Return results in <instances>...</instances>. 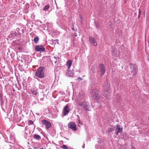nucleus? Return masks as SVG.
Masks as SVG:
<instances>
[{
    "mask_svg": "<svg viewBox=\"0 0 149 149\" xmlns=\"http://www.w3.org/2000/svg\"><path fill=\"white\" fill-rule=\"evenodd\" d=\"M44 71V67H39L36 72L35 75L40 78H43L45 76Z\"/></svg>",
    "mask_w": 149,
    "mask_h": 149,
    "instance_id": "1",
    "label": "nucleus"
},
{
    "mask_svg": "<svg viewBox=\"0 0 149 149\" xmlns=\"http://www.w3.org/2000/svg\"><path fill=\"white\" fill-rule=\"evenodd\" d=\"M91 96L93 100H98L100 99V96L97 90L95 89L92 91Z\"/></svg>",
    "mask_w": 149,
    "mask_h": 149,
    "instance_id": "2",
    "label": "nucleus"
},
{
    "mask_svg": "<svg viewBox=\"0 0 149 149\" xmlns=\"http://www.w3.org/2000/svg\"><path fill=\"white\" fill-rule=\"evenodd\" d=\"M130 71L133 75H135L137 74V67L135 65H134L133 64H131L130 65Z\"/></svg>",
    "mask_w": 149,
    "mask_h": 149,
    "instance_id": "3",
    "label": "nucleus"
},
{
    "mask_svg": "<svg viewBox=\"0 0 149 149\" xmlns=\"http://www.w3.org/2000/svg\"><path fill=\"white\" fill-rule=\"evenodd\" d=\"M42 125H45L47 130L48 129L52 126L51 124L46 120H43L42 121Z\"/></svg>",
    "mask_w": 149,
    "mask_h": 149,
    "instance_id": "4",
    "label": "nucleus"
},
{
    "mask_svg": "<svg viewBox=\"0 0 149 149\" xmlns=\"http://www.w3.org/2000/svg\"><path fill=\"white\" fill-rule=\"evenodd\" d=\"M68 128H70L74 131L77 130V126L73 122H69L68 125Z\"/></svg>",
    "mask_w": 149,
    "mask_h": 149,
    "instance_id": "5",
    "label": "nucleus"
},
{
    "mask_svg": "<svg viewBox=\"0 0 149 149\" xmlns=\"http://www.w3.org/2000/svg\"><path fill=\"white\" fill-rule=\"evenodd\" d=\"M36 49L37 51L40 52H44L45 50V48L42 45H36Z\"/></svg>",
    "mask_w": 149,
    "mask_h": 149,
    "instance_id": "6",
    "label": "nucleus"
},
{
    "mask_svg": "<svg viewBox=\"0 0 149 149\" xmlns=\"http://www.w3.org/2000/svg\"><path fill=\"white\" fill-rule=\"evenodd\" d=\"M100 70L101 74V76L105 73L106 70L104 65L102 64H100Z\"/></svg>",
    "mask_w": 149,
    "mask_h": 149,
    "instance_id": "7",
    "label": "nucleus"
},
{
    "mask_svg": "<svg viewBox=\"0 0 149 149\" xmlns=\"http://www.w3.org/2000/svg\"><path fill=\"white\" fill-rule=\"evenodd\" d=\"M89 40L91 44L93 45L94 46H97V43L95 39L93 38L92 37L90 36L89 37Z\"/></svg>",
    "mask_w": 149,
    "mask_h": 149,
    "instance_id": "8",
    "label": "nucleus"
},
{
    "mask_svg": "<svg viewBox=\"0 0 149 149\" xmlns=\"http://www.w3.org/2000/svg\"><path fill=\"white\" fill-rule=\"evenodd\" d=\"M70 109L69 108L68 106L67 105L65 106L63 109V113L64 115L67 114L69 111Z\"/></svg>",
    "mask_w": 149,
    "mask_h": 149,
    "instance_id": "9",
    "label": "nucleus"
},
{
    "mask_svg": "<svg viewBox=\"0 0 149 149\" xmlns=\"http://www.w3.org/2000/svg\"><path fill=\"white\" fill-rule=\"evenodd\" d=\"M116 127L118 129V130L116 134L117 135L118 133H121L123 132V128L118 124L116 125Z\"/></svg>",
    "mask_w": 149,
    "mask_h": 149,
    "instance_id": "10",
    "label": "nucleus"
},
{
    "mask_svg": "<svg viewBox=\"0 0 149 149\" xmlns=\"http://www.w3.org/2000/svg\"><path fill=\"white\" fill-rule=\"evenodd\" d=\"M104 88L105 91H107L109 90V84L107 82H106L104 83Z\"/></svg>",
    "mask_w": 149,
    "mask_h": 149,
    "instance_id": "11",
    "label": "nucleus"
},
{
    "mask_svg": "<svg viewBox=\"0 0 149 149\" xmlns=\"http://www.w3.org/2000/svg\"><path fill=\"white\" fill-rule=\"evenodd\" d=\"M79 105L80 106H81L82 108L84 109L85 110H86L87 108V105L84 102H81L79 104Z\"/></svg>",
    "mask_w": 149,
    "mask_h": 149,
    "instance_id": "12",
    "label": "nucleus"
},
{
    "mask_svg": "<svg viewBox=\"0 0 149 149\" xmlns=\"http://www.w3.org/2000/svg\"><path fill=\"white\" fill-rule=\"evenodd\" d=\"M72 63V61L71 60H70L67 61L66 65L67 66L68 69H69L70 68Z\"/></svg>",
    "mask_w": 149,
    "mask_h": 149,
    "instance_id": "13",
    "label": "nucleus"
},
{
    "mask_svg": "<svg viewBox=\"0 0 149 149\" xmlns=\"http://www.w3.org/2000/svg\"><path fill=\"white\" fill-rule=\"evenodd\" d=\"M34 138L37 140H40L41 139V137L40 136L35 134L33 135Z\"/></svg>",
    "mask_w": 149,
    "mask_h": 149,
    "instance_id": "14",
    "label": "nucleus"
},
{
    "mask_svg": "<svg viewBox=\"0 0 149 149\" xmlns=\"http://www.w3.org/2000/svg\"><path fill=\"white\" fill-rule=\"evenodd\" d=\"M34 41L36 43H37L38 42L39 40V38L38 37H35L34 38Z\"/></svg>",
    "mask_w": 149,
    "mask_h": 149,
    "instance_id": "15",
    "label": "nucleus"
},
{
    "mask_svg": "<svg viewBox=\"0 0 149 149\" xmlns=\"http://www.w3.org/2000/svg\"><path fill=\"white\" fill-rule=\"evenodd\" d=\"M79 17L81 19V24H82L83 23V17L81 14L79 15Z\"/></svg>",
    "mask_w": 149,
    "mask_h": 149,
    "instance_id": "16",
    "label": "nucleus"
},
{
    "mask_svg": "<svg viewBox=\"0 0 149 149\" xmlns=\"http://www.w3.org/2000/svg\"><path fill=\"white\" fill-rule=\"evenodd\" d=\"M61 148L63 149H68V147L65 145H63L62 146H61Z\"/></svg>",
    "mask_w": 149,
    "mask_h": 149,
    "instance_id": "17",
    "label": "nucleus"
},
{
    "mask_svg": "<svg viewBox=\"0 0 149 149\" xmlns=\"http://www.w3.org/2000/svg\"><path fill=\"white\" fill-rule=\"evenodd\" d=\"M49 8V6L48 5H47L45 7L43 10H47Z\"/></svg>",
    "mask_w": 149,
    "mask_h": 149,
    "instance_id": "18",
    "label": "nucleus"
},
{
    "mask_svg": "<svg viewBox=\"0 0 149 149\" xmlns=\"http://www.w3.org/2000/svg\"><path fill=\"white\" fill-rule=\"evenodd\" d=\"M113 130V129L112 128H110L108 130H107L108 132H111Z\"/></svg>",
    "mask_w": 149,
    "mask_h": 149,
    "instance_id": "19",
    "label": "nucleus"
},
{
    "mask_svg": "<svg viewBox=\"0 0 149 149\" xmlns=\"http://www.w3.org/2000/svg\"><path fill=\"white\" fill-rule=\"evenodd\" d=\"M139 16H140V15L141 14V11L140 9H139Z\"/></svg>",
    "mask_w": 149,
    "mask_h": 149,
    "instance_id": "20",
    "label": "nucleus"
},
{
    "mask_svg": "<svg viewBox=\"0 0 149 149\" xmlns=\"http://www.w3.org/2000/svg\"><path fill=\"white\" fill-rule=\"evenodd\" d=\"M77 79H78V80H81L82 79L81 78L79 77L77 78Z\"/></svg>",
    "mask_w": 149,
    "mask_h": 149,
    "instance_id": "21",
    "label": "nucleus"
},
{
    "mask_svg": "<svg viewBox=\"0 0 149 149\" xmlns=\"http://www.w3.org/2000/svg\"><path fill=\"white\" fill-rule=\"evenodd\" d=\"M104 96L105 97H107V95H105V94H104Z\"/></svg>",
    "mask_w": 149,
    "mask_h": 149,
    "instance_id": "22",
    "label": "nucleus"
},
{
    "mask_svg": "<svg viewBox=\"0 0 149 149\" xmlns=\"http://www.w3.org/2000/svg\"><path fill=\"white\" fill-rule=\"evenodd\" d=\"M79 124H81V123H80V121L79 120Z\"/></svg>",
    "mask_w": 149,
    "mask_h": 149,
    "instance_id": "23",
    "label": "nucleus"
},
{
    "mask_svg": "<svg viewBox=\"0 0 149 149\" xmlns=\"http://www.w3.org/2000/svg\"><path fill=\"white\" fill-rule=\"evenodd\" d=\"M132 149H135V147H132Z\"/></svg>",
    "mask_w": 149,
    "mask_h": 149,
    "instance_id": "24",
    "label": "nucleus"
},
{
    "mask_svg": "<svg viewBox=\"0 0 149 149\" xmlns=\"http://www.w3.org/2000/svg\"><path fill=\"white\" fill-rule=\"evenodd\" d=\"M40 149H44L43 148H41Z\"/></svg>",
    "mask_w": 149,
    "mask_h": 149,
    "instance_id": "25",
    "label": "nucleus"
},
{
    "mask_svg": "<svg viewBox=\"0 0 149 149\" xmlns=\"http://www.w3.org/2000/svg\"><path fill=\"white\" fill-rule=\"evenodd\" d=\"M77 35H75V36H77Z\"/></svg>",
    "mask_w": 149,
    "mask_h": 149,
    "instance_id": "26",
    "label": "nucleus"
},
{
    "mask_svg": "<svg viewBox=\"0 0 149 149\" xmlns=\"http://www.w3.org/2000/svg\"><path fill=\"white\" fill-rule=\"evenodd\" d=\"M72 29L74 30V28H72Z\"/></svg>",
    "mask_w": 149,
    "mask_h": 149,
    "instance_id": "27",
    "label": "nucleus"
},
{
    "mask_svg": "<svg viewBox=\"0 0 149 149\" xmlns=\"http://www.w3.org/2000/svg\"><path fill=\"white\" fill-rule=\"evenodd\" d=\"M32 149V148H31V149Z\"/></svg>",
    "mask_w": 149,
    "mask_h": 149,
    "instance_id": "28",
    "label": "nucleus"
}]
</instances>
